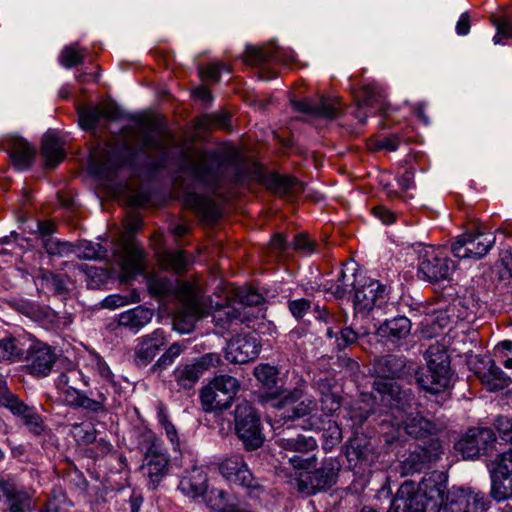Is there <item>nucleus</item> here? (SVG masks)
<instances>
[{"label": "nucleus", "instance_id": "f257e3e1", "mask_svg": "<svg viewBox=\"0 0 512 512\" xmlns=\"http://www.w3.org/2000/svg\"><path fill=\"white\" fill-rule=\"evenodd\" d=\"M149 293L156 298L173 297L179 301L176 319L189 331L194 323L207 313V305L189 283H179L167 277L150 275L147 278Z\"/></svg>", "mask_w": 512, "mask_h": 512}, {"label": "nucleus", "instance_id": "f03ea898", "mask_svg": "<svg viewBox=\"0 0 512 512\" xmlns=\"http://www.w3.org/2000/svg\"><path fill=\"white\" fill-rule=\"evenodd\" d=\"M424 357L427 367L416 372L418 385L430 394H440L449 389L453 374L446 347L439 343L432 344L426 350Z\"/></svg>", "mask_w": 512, "mask_h": 512}, {"label": "nucleus", "instance_id": "7ed1b4c3", "mask_svg": "<svg viewBox=\"0 0 512 512\" xmlns=\"http://www.w3.org/2000/svg\"><path fill=\"white\" fill-rule=\"evenodd\" d=\"M234 430L248 451L260 448L265 441L260 415L248 401H241L235 407Z\"/></svg>", "mask_w": 512, "mask_h": 512}, {"label": "nucleus", "instance_id": "20e7f679", "mask_svg": "<svg viewBox=\"0 0 512 512\" xmlns=\"http://www.w3.org/2000/svg\"><path fill=\"white\" fill-rule=\"evenodd\" d=\"M240 389L239 381L230 375L214 377L200 391L201 405L205 412L229 408Z\"/></svg>", "mask_w": 512, "mask_h": 512}, {"label": "nucleus", "instance_id": "39448f33", "mask_svg": "<svg viewBox=\"0 0 512 512\" xmlns=\"http://www.w3.org/2000/svg\"><path fill=\"white\" fill-rule=\"evenodd\" d=\"M184 164L194 179L208 190L215 192L223 179V168L214 152H201L195 157L185 155Z\"/></svg>", "mask_w": 512, "mask_h": 512}, {"label": "nucleus", "instance_id": "423d86ee", "mask_svg": "<svg viewBox=\"0 0 512 512\" xmlns=\"http://www.w3.org/2000/svg\"><path fill=\"white\" fill-rule=\"evenodd\" d=\"M276 444L284 452V458L297 469L308 470L316 465L314 456L305 457L309 452L317 447V443L313 437H307L297 434L295 437L278 435L275 440Z\"/></svg>", "mask_w": 512, "mask_h": 512}, {"label": "nucleus", "instance_id": "0eeeda50", "mask_svg": "<svg viewBox=\"0 0 512 512\" xmlns=\"http://www.w3.org/2000/svg\"><path fill=\"white\" fill-rule=\"evenodd\" d=\"M270 396H272L271 398L280 397L273 403V407L278 411L276 417H279V420H283L284 423L309 415L316 409V402L313 398H306L297 403L303 397V391L300 388L290 391L277 388L276 392Z\"/></svg>", "mask_w": 512, "mask_h": 512}, {"label": "nucleus", "instance_id": "6e6552de", "mask_svg": "<svg viewBox=\"0 0 512 512\" xmlns=\"http://www.w3.org/2000/svg\"><path fill=\"white\" fill-rule=\"evenodd\" d=\"M339 470L340 465L336 459H325L320 468L300 473L296 479V488L306 495L327 490L336 483Z\"/></svg>", "mask_w": 512, "mask_h": 512}, {"label": "nucleus", "instance_id": "1a4fd4ad", "mask_svg": "<svg viewBox=\"0 0 512 512\" xmlns=\"http://www.w3.org/2000/svg\"><path fill=\"white\" fill-rule=\"evenodd\" d=\"M221 475L231 483L247 489L253 498H259L265 492L264 485L250 472L247 464L240 455H233L219 464Z\"/></svg>", "mask_w": 512, "mask_h": 512}, {"label": "nucleus", "instance_id": "9d476101", "mask_svg": "<svg viewBox=\"0 0 512 512\" xmlns=\"http://www.w3.org/2000/svg\"><path fill=\"white\" fill-rule=\"evenodd\" d=\"M387 295L385 285L377 280L359 275L354 290V310L356 313L366 316L374 308H382L387 303Z\"/></svg>", "mask_w": 512, "mask_h": 512}, {"label": "nucleus", "instance_id": "9b49d317", "mask_svg": "<svg viewBox=\"0 0 512 512\" xmlns=\"http://www.w3.org/2000/svg\"><path fill=\"white\" fill-rule=\"evenodd\" d=\"M496 237L493 233L468 232L458 237L452 244L453 255L460 259L483 258L494 246Z\"/></svg>", "mask_w": 512, "mask_h": 512}, {"label": "nucleus", "instance_id": "f8f14e48", "mask_svg": "<svg viewBox=\"0 0 512 512\" xmlns=\"http://www.w3.org/2000/svg\"><path fill=\"white\" fill-rule=\"evenodd\" d=\"M137 153V150L124 140L117 146L110 147L105 158L95 163L94 173L100 178L109 180L118 169L131 166Z\"/></svg>", "mask_w": 512, "mask_h": 512}, {"label": "nucleus", "instance_id": "ddd939ff", "mask_svg": "<svg viewBox=\"0 0 512 512\" xmlns=\"http://www.w3.org/2000/svg\"><path fill=\"white\" fill-rule=\"evenodd\" d=\"M455 269L454 262L443 255L440 249L428 247L421 253L418 272L430 282L447 280Z\"/></svg>", "mask_w": 512, "mask_h": 512}, {"label": "nucleus", "instance_id": "4468645a", "mask_svg": "<svg viewBox=\"0 0 512 512\" xmlns=\"http://www.w3.org/2000/svg\"><path fill=\"white\" fill-rule=\"evenodd\" d=\"M373 398L383 405L399 411L411 408L414 395L409 389H402L394 380H374Z\"/></svg>", "mask_w": 512, "mask_h": 512}, {"label": "nucleus", "instance_id": "2eb2a0df", "mask_svg": "<svg viewBox=\"0 0 512 512\" xmlns=\"http://www.w3.org/2000/svg\"><path fill=\"white\" fill-rule=\"evenodd\" d=\"M442 453L439 440L434 439L424 446H417L401 461V473L410 475L428 469L440 459Z\"/></svg>", "mask_w": 512, "mask_h": 512}, {"label": "nucleus", "instance_id": "dca6fc26", "mask_svg": "<svg viewBox=\"0 0 512 512\" xmlns=\"http://www.w3.org/2000/svg\"><path fill=\"white\" fill-rule=\"evenodd\" d=\"M169 456L166 450L157 443H152L148 448L141 470L148 480L151 489H156L159 483L167 475L169 470Z\"/></svg>", "mask_w": 512, "mask_h": 512}, {"label": "nucleus", "instance_id": "f3484780", "mask_svg": "<svg viewBox=\"0 0 512 512\" xmlns=\"http://www.w3.org/2000/svg\"><path fill=\"white\" fill-rule=\"evenodd\" d=\"M496 440L495 433L490 428H470L455 444V449L464 459H474L481 451H485Z\"/></svg>", "mask_w": 512, "mask_h": 512}, {"label": "nucleus", "instance_id": "a211bd4d", "mask_svg": "<svg viewBox=\"0 0 512 512\" xmlns=\"http://www.w3.org/2000/svg\"><path fill=\"white\" fill-rule=\"evenodd\" d=\"M115 262L121 270V279L128 281L145 271V252L133 243H125L114 253Z\"/></svg>", "mask_w": 512, "mask_h": 512}, {"label": "nucleus", "instance_id": "6ab92c4d", "mask_svg": "<svg viewBox=\"0 0 512 512\" xmlns=\"http://www.w3.org/2000/svg\"><path fill=\"white\" fill-rule=\"evenodd\" d=\"M260 348L255 335L238 334L228 341L225 347V358L231 363L245 364L259 355Z\"/></svg>", "mask_w": 512, "mask_h": 512}, {"label": "nucleus", "instance_id": "aec40b11", "mask_svg": "<svg viewBox=\"0 0 512 512\" xmlns=\"http://www.w3.org/2000/svg\"><path fill=\"white\" fill-rule=\"evenodd\" d=\"M430 504V509L435 510L446 503L447 475L441 471H432L426 474L417 488Z\"/></svg>", "mask_w": 512, "mask_h": 512}, {"label": "nucleus", "instance_id": "412c9836", "mask_svg": "<svg viewBox=\"0 0 512 512\" xmlns=\"http://www.w3.org/2000/svg\"><path fill=\"white\" fill-rule=\"evenodd\" d=\"M291 105L298 112L326 119L337 118L341 108L339 101L324 96L319 97L316 101L309 98L293 99L291 100Z\"/></svg>", "mask_w": 512, "mask_h": 512}, {"label": "nucleus", "instance_id": "4be33fe9", "mask_svg": "<svg viewBox=\"0 0 512 512\" xmlns=\"http://www.w3.org/2000/svg\"><path fill=\"white\" fill-rule=\"evenodd\" d=\"M393 507L398 512H425L430 509V504L414 483L406 481L398 489Z\"/></svg>", "mask_w": 512, "mask_h": 512}, {"label": "nucleus", "instance_id": "5701e85b", "mask_svg": "<svg viewBox=\"0 0 512 512\" xmlns=\"http://www.w3.org/2000/svg\"><path fill=\"white\" fill-rule=\"evenodd\" d=\"M27 369L38 377L47 376L56 360V355L51 347L44 343L33 344L27 354Z\"/></svg>", "mask_w": 512, "mask_h": 512}, {"label": "nucleus", "instance_id": "b1692460", "mask_svg": "<svg viewBox=\"0 0 512 512\" xmlns=\"http://www.w3.org/2000/svg\"><path fill=\"white\" fill-rule=\"evenodd\" d=\"M2 405L9 409L12 414L21 417L24 424L35 435L41 434L43 431V423L39 414L33 407L23 403L16 395L7 394L3 397Z\"/></svg>", "mask_w": 512, "mask_h": 512}, {"label": "nucleus", "instance_id": "393cba45", "mask_svg": "<svg viewBox=\"0 0 512 512\" xmlns=\"http://www.w3.org/2000/svg\"><path fill=\"white\" fill-rule=\"evenodd\" d=\"M5 149L9 153L13 166L19 171L29 169L36 157L35 147L19 136L9 137Z\"/></svg>", "mask_w": 512, "mask_h": 512}, {"label": "nucleus", "instance_id": "a878e982", "mask_svg": "<svg viewBox=\"0 0 512 512\" xmlns=\"http://www.w3.org/2000/svg\"><path fill=\"white\" fill-rule=\"evenodd\" d=\"M375 380H393L407 373L406 358L400 355H385L378 357L373 362Z\"/></svg>", "mask_w": 512, "mask_h": 512}, {"label": "nucleus", "instance_id": "bb28decb", "mask_svg": "<svg viewBox=\"0 0 512 512\" xmlns=\"http://www.w3.org/2000/svg\"><path fill=\"white\" fill-rule=\"evenodd\" d=\"M120 117L121 111L113 104L83 108L79 111V123L85 130H94L101 119L117 121Z\"/></svg>", "mask_w": 512, "mask_h": 512}, {"label": "nucleus", "instance_id": "cd10ccee", "mask_svg": "<svg viewBox=\"0 0 512 512\" xmlns=\"http://www.w3.org/2000/svg\"><path fill=\"white\" fill-rule=\"evenodd\" d=\"M442 429V423L439 421H431L419 413L409 414L404 421L406 434L416 439L437 434Z\"/></svg>", "mask_w": 512, "mask_h": 512}, {"label": "nucleus", "instance_id": "c85d7f7f", "mask_svg": "<svg viewBox=\"0 0 512 512\" xmlns=\"http://www.w3.org/2000/svg\"><path fill=\"white\" fill-rule=\"evenodd\" d=\"M207 481L206 472L202 468L194 467L181 478L178 487L184 495L197 498L207 492Z\"/></svg>", "mask_w": 512, "mask_h": 512}, {"label": "nucleus", "instance_id": "c756f323", "mask_svg": "<svg viewBox=\"0 0 512 512\" xmlns=\"http://www.w3.org/2000/svg\"><path fill=\"white\" fill-rule=\"evenodd\" d=\"M5 500L10 512H25L30 509L29 495L9 482L0 480V502Z\"/></svg>", "mask_w": 512, "mask_h": 512}, {"label": "nucleus", "instance_id": "7c9ffc66", "mask_svg": "<svg viewBox=\"0 0 512 512\" xmlns=\"http://www.w3.org/2000/svg\"><path fill=\"white\" fill-rule=\"evenodd\" d=\"M411 331V321L405 316L385 320L377 329L379 337L391 342L406 338Z\"/></svg>", "mask_w": 512, "mask_h": 512}, {"label": "nucleus", "instance_id": "2f4dec72", "mask_svg": "<svg viewBox=\"0 0 512 512\" xmlns=\"http://www.w3.org/2000/svg\"><path fill=\"white\" fill-rule=\"evenodd\" d=\"M203 496L207 506L218 512H253L235 503L222 489H207Z\"/></svg>", "mask_w": 512, "mask_h": 512}, {"label": "nucleus", "instance_id": "473e14b6", "mask_svg": "<svg viewBox=\"0 0 512 512\" xmlns=\"http://www.w3.org/2000/svg\"><path fill=\"white\" fill-rule=\"evenodd\" d=\"M264 184L269 190L281 196L295 195L303 190L302 183L296 178L278 173L267 175Z\"/></svg>", "mask_w": 512, "mask_h": 512}, {"label": "nucleus", "instance_id": "72a5a7b5", "mask_svg": "<svg viewBox=\"0 0 512 512\" xmlns=\"http://www.w3.org/2000/svg\"><path fill=\"white\" fill-rule=\"evenodd\" d=\"M184 202L187 207L196 211L206 220L215 221L221 216L217 204L208 197L191 192L185 195Z\"/></svg>", "mask_w": 512, "mask_h": 512}, {"label": "nucleus", "instance_id": "f704fd0d", "mask_svg": "<svg viewBox=\"0 0 512 512\" xmlns=\"http://www.w3.org/2000/svg\"><path fill=\"white\" fill-rule=\"evenodd\" d=\"M153 316L154 311L152 309L138 306L122 312L119 315L118 324L137 332L150 323Z\"/></svg>", "mask_w": 512, "mask_h": 512}, {"label": "nucleus", "instance_id": "c9c22d12", "mask_svg": "<svg viewBox=\"0 0 512 512\" xmlns=\"http://www.w3.org/2000/svg\"><path fill=\"white\" fill-rule=\"evenodd\" d=\"M41 154L46 167L53 168L57 166L64 157V148L60 138L54 133H47L42 141Z\"/></svg>", "mask_w": 512, "mask_h": 512}, {"label": "nucleus", "instance_id": "e433bc0d", "mask_svg": "<svg viewBox=\"0 0 512 512\" xmlns=\"http://www.w3.org/2000/svg\"><path fill=\"white\" fill-rule=\"evenodd\" d=\"M40 280L42 286L58 296H66L70 292V278L66 274H57L48 270L41 272Z\"/></svg>", "mask_w": 512, "mask_h": 512}, {"label": "nucleus", "instance_id": "4c0bfd02", "mask_svg": "<svg viewBox=\"0 0 512 512\" xmlns=\"http://www.w3.org/2000/svg\"><path fill=\"white\" fill-rule=\"evenodd\" d=\"M212 319L216 326L229 329L234 323H242L245 316L239 308L227 305L217 307L212 313Z\"/></svg>", "mask_w": 512, "mask_h": 512}, {"label": "nucleus", "instance_id": "58836bf2", "mask_svg": "<svg viewBox=\"0 0 512 512\" xmlns=\"http://www.w3.org/2000/svg\"><path fill=\"white\" fill-rule=\"evenodd\" d=\"M361 105L384 111L387 103L385 91L375 83L366 84L361 89Z\"/></svg>", "mask_w": 512, "mask_h": 512}, {"label": "nucleus", "instance_id": "ea45409f", "mask_svg": "<svg viewBox=\"0 0 512 512\" xmlns=\"http://www.w3.org/2000/svg\"><path fill=\"white\" fill-rule=\"evenodd\" d=\"M68 402L72 406L80 407L90 412H106V396L103 393H98L96 399H91L79 391Z\"/></svg>", "mask_w": 512, "mask_h": 512}, {"label": "nucleus", "instance_id": "a19ab883", "mask_svg": "<svg viewBox=\"0 0 512 512\" xmlns=\"http://www.w3.org/2000/svg\"><path fill=\"white\" fill-rule=\"evenodd\" d=\"M469 499V488H453L446 497L444 512H466Z\"/></svg>", "mask_w": 512, "mask_h": 512}, {"label": "nucleus", "instance_id": "79ce46f5", "mask_svg": "<svg viewBox=\"0 0 512 512\" xmlns=\"http://www.w3.org/2000/svg\"><path fill=\"white\" fill-rule=\"evenodd\" d=\"M201 376L202 373L194 362L178 367L174 372L177 384L186 390L193 388Z\"/></svg>", "mask_w": 512, "mask_h": 512}, {"label": "nucleus", "instance_id": "37998d69", "mask_svg": "<svg viewBox=\"0 0 512 512\" xmlns=\"http://www.w3.org/2000/svg\"><path fill=\"white\" fill-rule=\"evenodd\" d=\"M358 279L359 275H356L355 273L348 276L345 271H341L336 283L323 285V290L330 292L336 298L341 299L346 296L349 287L353 286V289L355 290V284H357Z\"/></svg>", "mask_w": 512, "mask_h": 512}, {"label": "nucleus", "instance_id": "c03bdc74", "mask_svg": "<svg viewBox=\"0 0 512 512\" xmlns=\"http://www.w3.org/2000/svg\"><path fill=\"white\" fill-rule=\"evenodd\" d=\"M106 249L99 243L83 241L74 245V252L79 259L101 260L106 257Z\"/></svg>", "mask_w": 512, "mask_h": 512}, {"label": "nucleus", "instance_id": "a18cd8bd", "mask_svg": "<svg viewBox=\"0 0 512 512\" xmlns=\"http://www.w3.org/2000/svg\"><path fill=\"white\" fill-rule=\"evenodd\" d=\"M160 262L165 269H170L176 273L185 271L188 265L184 251H168L160 257Z\"/></svg>", "mask_w": 512, "mask_h": 512}, {"label": "nucleus", "instance_id": "49530a36", "mask_svg": "<svg viewBox=\"0 0 512 512\" xmlns=\"http://www.w3.org/2000/svg\"><path fill=\"white\" fill-rule=\"evenodd\" d=\"M326 334L329 338L336 339L337 348L342 350L357 342L359 333L351 327L342 328L339 332L334 331V327H327Z\"/></svg>", "mask_w": 512, "mask_h": 512}, {"label": "nucleus", "instance_id": "de8ad7c7", "mask_svg": "<svg viewBox=\"0 0 512 512\" xmlns=\"http://www.w3.org/2000/svg\"><path fill=\"white\" fill-rule=\"evenodd\" d=\"M71 434L80 445H88L96 441L97 430L92 424L74 423Z\"/></svg>", "mask_w": 512, "mask_h": 512}, {"label": "nucleus", "instance_id": "09e8293b", "mask_svg": "<svg viewBox=\"0 0 512 512\" xmlns=\"http://www.w3.org/2000/svg\"><path fill=\"white\" fill-rule=\"evenodd\" d=\"M490 495L496 501H502L512 496V480L497 477L492 473V484Z\"/></svg>", "mask_w": 512, "mask_h": 512}, {"label": "nucleus", "instance_id": "8fccbe9b", "mask_svg": "<svg viewBox=\"0 0 512 512\" xmlns=\"http://www.w3.org/2000/svg\"><path fill=\"white\" fill-rule=\"evenodd\" d=\"M42 245L51 256L63 257L74 252V245L72 243L60 241L53 237L42 239Z\"/></svg>", "mask_w": 512, "mask_h": 512}, {"label": "nucleus", "instance_id": "3c124183", "mask_svg": "<svg viewBox=\"0 0 512 512\" xmlns=\"http://www.w3.org/2000/svg\"><path fill=\"white\" fill-rule=\"evenodd\" d=\"M230 125V116L225 112L203 115L197 121V126L202 129H210L213 127L229 129Z\"/></svg>", "mask_w": 512, "mask_h": 512}, {"label": "nucleus", "instance_id": "603ef678", "mask_svg": "<svg viewBox=\"0 0 512 512\" xmlns=\"http://www.w3.org/2000/svg\"><path fill=\"white\" fill-rule=\"evenodd\" d=\"M254 376L267 388L276 386L278 381V370L269 364H259L254 368Z\"/></svg>", "mask_w": 512, "mask_h": 512}, {"label": "nucleus", "instance_id": "864d4df0", "mask_svg": "<svg viewBox=\"0 0 512 512\" xmlns=\"http://www.w3.org/2000/svg\"><path fill=\"white\" fill-rule=\"evenodd\" d=\"M276 57L274 51L260 47H247L245 61L250 65H262Z\"/></svg>", "mask_w": 512, "mask_h": 512}, {"label": "nucleus", "instance_id": "5fc2aeb1", "mask_svg": "<svg viewBox=\"0 0 512 512\" xmlns=\"http://www.w3.org/2000/svg\"><path fill=\"white\" fill-rule=\"evenodd\" d=\"M84 54L76 47V45L65 46L60 55V64L69 69L81 64L84 60Z\"/></svg>", "mask_w": 512, "mask_h": 512}, {"label": "nucleus", "instance_id": "6e6d98bb", "mask_svg": "<svg viewBox=\"0 0 512 512\" xmlns=\"http://www.w3.org/2000/svg\"><path fill=\"white\" fill-rule=\"evenodd\" d=\"M140 141L142 149L149 148L159 152L165 150L163 135L153 129L144 130L140 134Z\"/></svg>", "mask_w": 512, "mask_h": 512}, {"label": "nucleus", "instance_id": "4d7b16f0", "mask_svg": "<svg viewBox=\"0 0 512 512\" xmlns=\"http://www.w3.org/2000/svg\"><path fill=\"white\" fill-rule=\"evenodd\" d=\"M494 463L493 472L497 477L512 480V449L498 455Z\"/></svg>", "mask_w": 512, "mask_h": 512}, {"label": "nucleus", "instance_id": "13d9d810", "mask_svg": "<svg viewBox=\"0 0 512 512\" xmlns=\"http://www.w3.org/2000/svg\"><path fill=\"white\" fill-rule=\"evenodd\" d=\"M149 341H141L135 351L134 362L138 367L147 366L157 355L158 350Z\"/></svg>", "mask_w": 512, "mask_h": 512}, {"label": "nucleus", "instance_id": "bf43d9fd", "mask_svg": "<svg viewBox=\"0 0 512 512\" xmlns=\"http://www.w3.org/2000/svg\"><path fill=\"white\" fill-rule=\"evenodd\" d=\"M70 506L71 502L67 499L66 495L58 491L53 493L40 512H68Z\"/></svg>", "mask_w": 512, "mask_h": 512}, {"label": "nucleus", "instance_id": "052dcab7", "mask_svg": "<svg viewBox=\"0 0 512 512\" xmlns=\"http://www.w3.org/2000/svg\"><path fill=\"white\" fill-rule=\"evenodd\" d=\"M79 372L70 370L67 373H62L58 377L57 387L66 395V400L69 401L76 392L79 390L72 384V379L77 378Z\"/></svg>", "mask_w": 512, "mask_h": 512}, {"label": "nucleus", "instance_id": "680f3d73", "mask_svg": "<svg viewBox=\"0 0 512 512\" xmlns=\"http://www.w3.org/2000/svg\"><path fill=\"white\" fill-rule=\"evenodd\" d=\"M494 368H497L494 360L489 357H483L477 360L474 366L475 375L480 379V381L487 385L489 382V377L494 371Z\"/></svg>", "mask_w": 512, "mask_h": 512}, {"label": "nucleus", "instance_id": "e2e57ef3", "mask_svg": "<svg viewBox=\"0 0 512 512\" xmlns=\"http://www.w3.org/2000/svg\"><path fill=\"white\" fill-rule=\"evenodd\" d=\"M489 503L490 502L484 493L469 488V499L466 512H485Z\"/></svg>", "mask_w": 512, "mask_h": 512}, {"label": "nucleus", "instance_id": "0e129e2a", "mask_svg": "<svg viewBox=\"0 0 512 512\" xmlns=\"http://www.w3.org/2000/svg\"><path fill=\"white\" fill-rule=\"evenodd\" d=\"M21 354V349L16 345L14 338L7 337L0 340V360H11Z\"/></svg>", "mask_w": 512, "mask_h": 512}, {"label": "nucleus", "instance_id": "69168bd1", "mask_svg": "<svg viewBox=\"0 0 512 512\" xmlns=\"http://www.w3.org/2000/svg\"><path fill=\"white\" fill-rule=\"evenodd\" d=\"M369 448L363 439L351 440L347 447V456L349 459L364 460L367 458Z\"/></svg>", "mask_w": 512, "mask_h": 512}, {"label": "nucleus", "instance_id": "338daca9", "mask_svg": "<svg viewBox=\"0 0 512 512\" xmlns=\"http://www.w3.org/2000/svg\"><path fill=\"white\" fill-rule=\"evenodd\" d=\"M194 363L197 366V368H199L201 373L203 374L205 371H207L211 368L220 366L222 364V359H221L220 354H218L216 352H211V353H206V354L202 355L201 357L195 359Z\"/></svg>", "mask_w": 512, "mask_h": 512}, {"label": "nucleus", "instance_id": "774afa93", "mask_svg": "<svg viewBox=\"0 0 512 512\" xmlns=\"http://www.w3.org/2000/svg\"><path fill=\"white\" fill-rule=\"evenodd\" d=\"M510 384V378L497 366L489 377L487 388L490 391L501 390Z\"/></svg>", "mask_w": 512, "mask_h": 512}]
</instances>
